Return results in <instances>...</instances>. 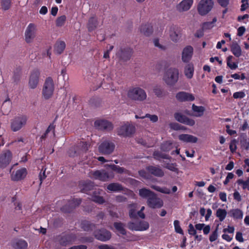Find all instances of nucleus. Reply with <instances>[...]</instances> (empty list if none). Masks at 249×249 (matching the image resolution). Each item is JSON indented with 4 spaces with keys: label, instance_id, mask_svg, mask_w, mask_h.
I'll return each instance as SVG.
<instances>
[{
    "label": "nucleus",
    "instance_id": "nucleus-6",
    "mask_svg": "<svg viewBox=\"0 0 249 249\" xmlns=\"http://www.w3.org/2000/svg\"><path fill=\"white\" fill-rule=\"evenodd\" d=\"M135 132V127L128 123L121 126L117 130V134L123 137H130Z\"/></svg>",
    "mask_w": 249,
    "mask_h": 249
},
{
    "label": "nucleus",
    "instance_id": "nucleus-48",
    "mask_svg": "<svg viewBox=\"0 0 249 249\" xmlns=\"http://www.w3.org/2000/svg\"><path fill=\"white\" fill-rule=\"evenodd\" d=\"M174 226L175 231L178 233L183 235V231L180 226L179 221L178 220H175L174 221Z\"/></svg>",
    "mask_w": 249,
    "mask_h": 249
},
{
    "label": "nucleus",
    "instance_id": "nucleus-54",
    "mask_svg": "<svg viewBox=\"0 0 249 249\" xmlns=\"http://www.w3.org/2000/svg\"><path fill=\"white\" fill-rule=\"evenodd\" d=\"M167 169L175 173H178V169L177 167V164L176 163H171L168 166Z\"/></svg>",
    "mask_w": 249,
    "mask_h": 249
},
{
    "label": "nucleus",
    "instance_id": "nucleus-40",
    "mask_svg": "<svg viewBox=\"0 0 249 249\" xmlns=\"http://www.w3.org/2000/svg\"><path fill=\"white\" fill-rule=\"evenodd\" d=\"M229 214L234 218L241 219L243 217V213L239 209H233L229 212Z\"/></svg>",
    "mask_w": 249,
    "mask_h": 249
},
{
    "label": "nucleus",
    "instance_id": "nucleus-1",
    "mask_svg": "<svg viewBox=\"0 0 249 249\" xmlns=\"http://www.w3.org/2000/svg\"><path fill=\"white\" fill-rule=\"evenodd\" d=\"M89 177L95 180L106 182L113 178L114 174L113 172H107L105 170H97L89 172Z\"/></svg>",
    "mask_w": 249,
    "mask_h": 249
},
{
    "label": "nucleus",
    "instance_id": "nucleus-41",
    "mask_svg": "<svg viewBox=\"0 0 249 249\" xmlns=\"http://www.w3.org/2000/svg\"><path fill=\"white\" fill-rule=\"evenodd\" d=\"M151 188L159 192L164 193L165 194H169L171 193V191L169 189L166 188V187H160L159 186L156 185H152L151 186Z\"/></svg>",
    "mask_w": 249,
    "mask_h": 249
},
{
    "label": "nucleus",
    "instance_id": "nucleus-14",
    "mask_svg": "<svg viewBox=\"0 0 249 249\" xmlns=\"http://www.w3.org/2000/svg\"><path fill=\"white\" fill-rule=\"evenodd\" d=\"M95 238L100 241L106 242L111 237V233L105 229H101L96 231L94 233Z\"/></svg>",
    "mask_w": 249,
    "mask_h": 249
},
{
    "label": "nucleus",
    "instance_id": "nucleus-10",
    "mask_svg": "<svg viewBox=\"0 0 249 249\" xmlns=\"http://www.w3.org/2000/svg\"><path fill=\"white\" fill-rule=\"evenodd\" d=\"M82 202L81 198H73L69 200L67 203L62 206L60 210L64 213H70L72 212L74 209L78 206Z\"/></svg>",
    "mask_w": 249,
    "mask_h": 249
},
{
    "label": "nucleus",
    "instance_id": "nucleus-60",
    "mask_svg": "<svg viewBox=\"0 0 249 249\" xmlns=\"http://www.w3.org/2000/svg\"><path fill=\"white\" fill-rule=\"evenodd\" d=\"M170 127L175 130H180V124L177 123H173L170 124Z\"/></svg>",
    "mask_w": 249,
    "mask_h": 249
},
{
    "label": "nucleus",
    "instance_id": "nucleus-52",
    "mask_svg": "<svg viewBox=\"0 0 249 249\" xmlns=\"http://www.w3.org/2000/svg\"><path fill=\"white\" fill-rule=\"evenodd\" d=\"M149 118L150 119V120L153 122L155 123L158 121V117L156 115H151L150 114H146V115L144 116H142L141 118L142 119H143L144 118Z\"/></svg>",
    "mask_w": 249,
    "mask_h": 249
},
{
    "label": "nucleus",
    "instance_id": "nucleus-23",
    "mask_svg": "<svg viewBox=\"0 0 249 249\" xmlns=\"http://www.w3.org/2000/svg\"><path fill=\"white\" fill-rule=\"evenodd\" d=\"M79 186L82 193L88 194L89 191L93 189L94 185L93 182L90 180H86L80 182Z\"/></svg>",
    "mask_w": 249,
    "mask_h": 249
},
{
    "label": "nucleus",
    "instance_id": "nucleus-37",
    "mask_svg": "<svg viewBox=\"0 0 249 249\" xmlns=\"http://www.w3.org/2000/svg\"><path fill=\"white\" fill-rule=\"evenodd\" d=\"M113 226L114 228L117 230L119 232L123 235H125L126 234V231L124 229V224L121 222H116L113 224Z\"/></svg>",
    "mask_w": 249,
    "mask_h": 249
},
{
    "label": "nucleus",
    "instance_id": "nucleus-4",
    "mask_svg": "<svg viewBox=\"0 0 249 249\" xmlns=\"http://www.w3.org/2000/svg\"><path fill=\"white\" fill-rule=\"evenodd\" d=\"M127 96L132 100L142 101L146 98L147 95L143 89L136 87L131 88L128 90Z\"/></svg>",
    "mask_w": 249,
    "mask_h": 249
},
{
    "label": "nucleus",
    "instance_id": "nucleus-5",
    "mask_svg": "<svg viewBox=\"0 0 249 249\" xmlns=\"http://www.w3.org/2000/svg\"><path fill=\"white\" fill-rule=\"evenodd\" d=\"M54 91V84L53 79L47 77L45 80L43 89L42 95L45 99H50L53 94Z\"/></svg>",
    "mask_w": 249,
    "mask_h": 249
},
{
    "label": "nucleus",
    "instance_id": "nucleus-17",
    "mask_svg": "<svg viewBox=\"0 0 249 249\" xmlns=\"http://www.w3.org/2000/svg\"><path fill=\"white\" fill-rule=\"evenodd\" d=\"M133 50L129 47L121 48L120 50L117 53L116 55L120 59L126 61L130 59Z\"/></svg>",
    "mask_w": 249,
    "mask_h": 249
},
{
    "label": "nucleus",
    "instance_id": "nucleus-30",
    "mask_svg": "<svg viewBox=\"0 0 249 249\" xmlns=\"http://www.w3.org/2000/svg\"><path fill=\"white\" fill-rule=\"evenodd\" d=\"M140 31L145 36H149L153 33V27L151 24H142L141 26Z\"/></svg>",
    "mask_w": 249,
    "mask_h": 249
},
{
    "label": "nucleus",
    "instance_id": "nucleus-24",
    "mask_svg": "<svg viewBox=\"0 0 249 249\" xmlns=\"http://www.w3.org/2000/svg\"><path fill=\"white\" fill-rule=\"evenodd\" d=\"M176 97L180 102L192 101L195 99V97L192 94L184 91L178 92L176 94Z\"/></svg>",
    "mask_w": 249,
    "mask_h": 249
},
{
    "label": "nucleus",
    "instance_id": "nucleus-22",
    "mask_svg": "<svg viewBox=\"0 0 249 249\" xmlns=\"http://www.w3.org/2000/svg\"><path fill=\"white\" fill-rule=\"evenodd\" d=\"M102 190L99 189L93 191L91 195L90 199L98 204H103L105 202L104 197L101 196Z\"/></svg>",
    "mask_w": 249,
    "mask_h": 249
},
{
    "label": "nucleus",
    "instance_id": "nucleus-11",
    "mask_svg": "<svg viewBox=\"0 0 249 249\" xmlns=\"http://www.w3.org/2000/svg\"><path fill=\"white\" fill-rule=\"evenodd\" d=\"M13 155L9 150L3 151L0 154V168H6L11 162Z\"/></svg>",
    "mask_w": 249,
    "mask_h": 249
},
{
    "label": "nucleus",
    "instance_id": "nucleus-57",
    "mask_svg": "<svg viewBox=\"0 0 249 249\" xmlns=\"http://www.w3.org/2000/svg\"><path fill=\"white\" fill-rule=\"evenodd\" d=\"M188 232L190 235H195L196 234V230L192 224H190L189 225Z\"/></svg>",
    "mask_w": 249,
    "mask_h": 249
},
{
    "label": "nucleus",
    "instance_id": "nucleus-36",
    "mask_svg": "<svg viewBox=\"0 0 249 249\" xmlns=\"http://www.w3.org/2000/svg\"><path fill=\"white\" fill-rule=\"evenodd\" d=\"M194 66L192 63L187 64L185 67V75L189 79L192 78L194 74Z\"/></svg>",
    "mask_w": 249,
    "mask_h": 249
},
{
    "label": "nucleus",
    "instance_id": "nucleus-12",
    "mask_svg": "<svg viewBox=\"0 0 249 249\" xmlns=\"http://www.w3.org/2000/svg\"><path fill=\"white\" fill-rule=\"evenodd\" d=\"M147 206L152 209L160 208L163 205V201L158 197L157 195L154 193L147 200Z\"/></svg>",
    "mask_w": 249,
    "mask_h": 249
},
{
    "label": "nucleus",
    "instance_id": "nucleus-42",
    "mask_svg": "<svg viewBox=\"0 0 249 249\" xmlns=\"http://www.w3.org/2000/svg\"><path fill=\"white\" fill-rule=\"evenodd\" d=\"M153 155L156 160H160V159H169L170 157L165 154L162 153L159 151H155L154 152Z\"/></svg>",
    "mask_w": 249,
    "mask_h": 249
},
{
    "label": "nucleus",
    "instance_id": "nucleus-49",
    "mask_svg": "<svg viewBox=\"0 0 249 249\" xmlns=\"http://www.w3.org/2000/svg\"><path fill=\"white\" fill-rule=\"evenodd\" d=\"M170 36L171 40L174 42H177L180 37L179 34L175 31H171Z\"/></svg>",
    "mask_w": 249,
    "mask_h": 249
},
{
    "label": "nucleus",
    "instance_id": "nucleus-61",
    "mask_svg": "<svg viewBox=\"0 0 249 249\" xmlns=\"http://www.w3.org/2000/svg\"><path fill=\"white\" fill-rule=\"evenodd\" d=\"M245 94L244 93V92H242V91H240V92H235L234 94H233V97L234 98H243L244 96H245Z\"/></svg>",
    "mask_w": 249,
    "mask_h": 249
},
{
    "label": "nucleus",
    "instance_id": "nucleus-31",
    "mask_svg": "<svg viewBox=\"0 0 249 249\" xmlns=\"http://www.w3.org/2000/svg\"><path fill=\"white\" fill-rule=\"evenodd\" d=\"M98 24V20L95 17H90L88 21L87 27L89 32L94 30Z\"/></svg>",
    "mask_w": 249,
    "mask_h": 249
},
{
    "label": "nucleus",
    "instance_id": "nucleus-16",
    "mask_svg": "<svg viewBox=\"0 0 249 249\" xmlns=\"http://www.w3.org/2000/svg\"><path fill=\"white\" fill-rule=\"evenodd\" d=\"M27 175V170L24 168L13 171L11 174V180L15 181H18L24 179Z\"/></svg>",
    "mask_w": 249,
    "mask_h": 249
},
{
    "label": "nucleus",
    "instance_id": "nucleus-45",
    "mask_svg": "<svg viewBox=\"0 0 249 249\" xmlns=\"http://www.w3.org/2000/svg\"><path fill=\"white\" fill-rule=\"evenodd\" d=\"M66 20V16L63 15L58 17L55 21L56 26L57 27H62L63 26Z\"/></svg>",
    "mask_w": 249,
    "mask_h": 249
},
{
    "label": "nucleus",
    "instance_id": "nucleus-53",
    "mask_svg": "<svg viewBox=\"0 0 249 249\" xmlns=\"http://www.w3.org/2000/svg\"><path fill=\"white\" fill-rule=\"evenodd\" d=\"M232 58H233V56L231 55H230L228 57V58H227V65L231 69H235L236 68H237V65L234 63H233V65H231V61L232 60Z\"/></svg>",
    "mask_w": 249,
    "mask_h": 249
},
{
    "label": "nucleus",
    "instance_id": "nucleus-13",
    "mask_svg": "<svg viewBox=\"0 0 249 249\" xmlns=\"http://www.w3.org/2000/svg\"><path fill=\"white\" fill-rule=\"evenodd\" d=\"M36 27L34 23H30L25 32V40L27 43L31 42L36 37Z\"/></svg>",
    "mask_w": 249,
    "mask_h": 249
},
{
    "label": "nucleus",
    "instance_id": "nucleus-43",
    "mask_svg": "<svg viewBox=\"0 0 249 249\" xmlns=\"http://www.w3.org/2000/svg\"><path fill=\"white\" fill-rule=\"evenodd\" d=\"M217 18L214 17L213 19V21L211 22H205L203 23V30H209L212 29L214 26V23L216 22Z\"/></svg>",
    "mask_w": 249,
    "mask_h": 249
},
{
    "label": "nucleus",
    "instance_id": "nucleus-59",
    "mask_svg": "<svg viewBox=\"0 0 249 249\" xmlns=\"http://www.w3.org/2000/svg\"><path fill=\"white\" fill-rule=\"evenodd\" d=\"M154 45L156 47H158L161 50H164L166 49V47L165 46H162L160 44L159 40L158 38L155 39L154 40Z\"/></svg>",
    "mask_w": 249,
    "mask_h": 249
},
{
    "label": "nucleus",
    "instance_id": "nucleus-33",
    "mask_svg": "<svg viewBox=\"0 0 249 249\" xmlns=\"http://www.w3.org/2000/svg\"><path fill=\"white\" fill-rule=\"evenodd\" d=\"M213 0H203V15L209 13L213 8Z\"/></svg>",
    "mask_w": 249,
    "mask_h": 249
},
{
    "label": "nucleus",
    "instance_id": "nucleus-63",
    "mask_svg": "<svg viewBox=\"0 0 249 249\" xmlns=\"http://www.w3.org/2000/svg\"><path fill=\"white\" fill-rule=\"evenodd\" d=\"M242 4L241 5V10L243 11L248 7L249 4L247 0H242Z\"/></svg>",
    "mask_w": 249,
    "mask_h": 249
},
{
    "label": "nucleus",
    "instance_id": "nucleus-29",
    "mask_svg": "<svg viewBox=\"0 0 249 249\" xmlns=\"http://www.w3.org/2000/svg\"><path fill=\"white\" fill-rule=\"evenodd\" d=\"M107 190L111 192H121L124 190L123 186L118 182L109 183L107 187Z\"/></svg>",
    "mask_w": 249,
    "mask_h": 249
},
{
    "label": "nucleus",
    "instance_id": "nucleus-32",
    "mask_svg": "<svg viewBox=\"0 0 249 249\" xmlns=\"http://www.w3.org/2000/svg\"><path fill=\"white\" fill-rule=\"evenodd\" d=\"M66 47V44L63 41H57L54 48V51L55 53L60 54L62 53Z\"/></svg>",
    "mask_w": 249,
    "mask_h": 249
},
{
    "label": "nucleus",
    "instance_id": "nucleus-18",
    "mask_svg": "<svg viewBox=\"0 0 249 249\" xmlns=\"http://www.w3.org/2000/svg\"><path fill=\"white\" fill-rule=\"evenodd\" d=\"M193 48L191 46H187L182 50L181 59L184 63L189 62L193 54Z\"/></svg>",
    "mask_w": 249,
    "mask_h": 249
},
{
    "label": "nucleus",
    "instance_id": "nucleus-47",
    "mask_svg": "<svg viewBox=\"0 0 249 249\" xmlns=\"http://www.w3.org/2000/svg\"><path fill=\"white\" fill-rule=\"evenodd\" d=\"M11 5V0H1V6L3 10L6 11L8 10Z\"/></svg>",
    "mask_w": 249,
    "mask_h": 249
},
{
    "label": "nucleus",
    "instance_id": "nucleus-21",
    "mask_svg": "<svg viewBox=\"0 0 249 249\" xmlns=\"http://www.w3.org/2000/svg\"><path fill=\"white\" fill-rule=\"evenodd\" d=\"M76 238V235L74 233L66 234L62 236L60 240V244L62 246H66L71 244Z\"/></svg>",
    "mask_w": 249,
    "mask_h": 249
},
{
    "label": "nucleus",
    "instance_id": "nucleus-50",
    "mask_svg": "<svg viewBox=\"0 0 249 249\" xmlns=\"http://www.w3.org/2000/svg\"><path fill=\"white\" fill-rule=\"evenodd\" d=\"M130 206L133 207L134 208H131L129 212V215L131 218L135 219L137 218V213L135 209V204H132L130 205Z\"/></svg>",
    "mask_w": 249,
    "mask_h": 249
},
{
    "label": "nucleus",
    "instance_id": "nucleus-9",
    "mask_svg": "<svg viewBox=\"0 0 249 249\" xmlns=\"http://www.w3.org/2000/svg\"><path fill=\"white\" fill-rule=\"evenodd\" d=\"M115 147L114 143L109 140L103 141L99 146V152L104 155L111 154Z\"/></svg>",
    "mask_w": 249,
    "mask_h": 249
},
{
    "label": "nucleus",
    "instance_id": "nucleus-19",
    "mask_svg": "<svg viewBox=\"0 0 249 249\" xmlns=\"http://www.w3.org/2000/svg\"><path fill=\"white\" fill-rule=\"evenodd\" d=\"M174 117L177 121L189 126H193L195 124L194 120L188 118L180 113H175Z\"/></svg>",
    "mask_w": 249,
    "mask_h": 249
},
{
    "label": "nucleus",
    "instance_id": "nucleus-64",
    "mask_svg": "<svg viewBox=\"0 0 249 249\" xmlns=\"http://www.w3.org/2000/svg\"><path fill=\"white\" fill-rule=\"evenodd\" d=\"M87 246L84 245H80L77 246H73L68 249H87Z\"/></svg>",
    "mask_w": 249,
    "mask_h": 249
},
{
    "label": "nucleus",
    "instance_id": "nucleus-56",
    "mask_svg": "<svg viewBox=\"0 0 249 249\" xmlns=\"http://www.w3.org/2000/svg\"><path fill=\"white\" fill-rule=\"evenodd\" d=\"M192 109L195 112L202 113V106L198 107L193 104L192 106Z\"/></svg>",
    "mask_w": 249,
    "mask_h": 249
},
{
    "label": "nucleus",
    "instance_id": "nucleus-2",
    "mask_svg": "<svg viewBox=\"0 0 249 249\" xmlns=\"http://www.w3.org/2000/svg\"><path fill=\"white\" fill-rule=\"evenodd\" d=\"M179 71L178 69L170 68L165 72L163 80L169 86H174L178 81Z\"/></svg>",
    "mask_w": 249,
    "mask_h": 249
},
{
    "label": "nucleus",
    "instance_id": "nucleus-27",
    "mask_svg": "<svg viewBox=\"0 0 249 249\" xmlns=\"http://www.w3.org/2000/svg\"><path fill=\"white\" fill-rule=\"evenodd\" d=\"M81 228L84 231H90L96 228V225L88 220H83L81 223Z\"/></svg>",
    "mask_w": 249,
    "mask_h": 249
},
{
    "label": "nucleus",
    "instance_id": "nucleus-34",
    "mask_svg": "<svg viewBox=\"0 0 249 249\" xmlns=\"http://www.w3.org/2000/svg\"><path fill=\"white\" fill-rule=\"evenodd\" d=\"M154 193V192L145 188L140 189L139 190V196L143 198H146L147 199L148 198H149Z\"/></svg>",
    "mask_w": 249,
    "mask_h": 249
},
{
    "label": "nucleus",
    "instance_id": "nucleus-58",
    "mask_svg": "<svg viewBox=\"0 0 249 249\" xmlns=\"http://www.w3.org/2000/svg\"><path fill=\"white\" fill-rule=\"evenodd\" d=\"M116 201L118 202H125L127 200L126 197L122 195H118L116 196Z\"/></svg>",
    "mask_w": 249,
    "mask_h": 249
},
{
    "label": "nucleus",
    "instance_id": "nucleus-25",
    "mask_svg": "<svg viewBox=\"0 0 249 249\" xmlns=\"http://www.w3.org/2000/svg\"><path fill=\"white\" fill-rule=\"evenodd\" d=\"M146 170L151 174L157 177H162L164 175L163 170L158 166L149 165L146 167Z\"/></svg>",
    "mask_w": 249,
    "mask_h": 249
},
{
    "label": "nucleus",
    "instance_id": "nucleus-20",
    "mask_svg": "<svg viewBox=\"0 0 249 249\" xmlns=\"http://www.w3.org/2000/svg\"><path fill=\"white\" fill-rule=\"evenodd\" d=\"M193 0H183L176 6L177 10L179 12L189 10L193 3Z\"/></svg>",
    "mask_w": 249,
    "mask_h": 249
},
{
    "label": "nucleus",
    "instance_id": "nucleus-62",
    "mask_svg": "<svg viewBox=\"0 0 249 249\" xmlns=\"http://www.w3.org/2000/svg\"><path fill=\"white\" fill-rule=\"evenodd\" d=\"M236 141L235 140H232L230 144V148L231 152H234L236 149Z\"/></svg>",
    "mask_w": 249,
    "mask_h": 249
},
{
    "label": "nucleus",
    "instance_id": "nucleus-35",
    "mask_svg": "<svg viewBox=\"0 0 249 249\" xmlns=\"http://www.w3.org/2000/svg\"><path fill=\"white\" fill-rule=\"evenodd\" d=\"M231 51L236 57H239L241 55V49L235 41L232 42L231 45Z\"/></svg>",
    "mask_w": 249,
    "mask_h": 249
},
{
    "label": "nucleus",
    "instance_id": "nucleus-38",
    "mask_svg": "<svg viewBox=\"0 0 249 249\" xmlns=\"http://www.w3.org/2000/svg\"><path fill=\"white\" fill-rule=\"evenodd\" d=\"M153 91L158 97H162L168 94V92L167 91L164 90L163 89L158 86H156L154 88Z\"/></svg>",
    "mask_w": 249,
    "mask_h": 249
},
{
    "label": "nucleus",
    "instance_id": "nucleus-26",
    "mask_svg": "<svg viewBox=\"0 0 249 249\" xmlns=\"http://www.w3.org/2000/svg\"><path fill=\"white\" fill-rule=\"evenodd\" d=\"M180 141L186 142L196 143L197 141V138L191 135L183 134L178 136Z\"/></svg>",
    "mask_w": 249,
    "mask_h": 249
},
{
    "label": "nucleus",
    "instance_id": "nucleus-51",
    "mask_svg": "<svg viewBox=\"0 0 249 249\" xmlns=\"http://www.w3.org/2000/svg\"><path fill=\"white\" fill-rule=\"evenodd\" d=\"M89 145L86 142H80L77 145L78 147H81V150L83 151H87L88 150Z\"/></svg>",
    "mask_w": 249,
    "mask_h": 249
},
{
    "label": "nucleus",
    "instance_id": "nucleus-44",
    "mask_svg": "<svg viewBox=\"0 0 249 249\" xmlns=\"http://www.w3.org/2000/svg\"><path fill=\"white\" fill-rule=\"evenodd\" d=\"M227 215V212L224 209H218L216 212V216L219 218L220 221H222Z\"/></svg>",
    "mask_w": 249,
    "mask_h": 249
},
{
    "label": "nucleus",
    "instance_id": "nucleus-46",
    "mask_svg": "<svg viewBox=\"0 0 249 249\" xmlns=\"http://www.w3.org/2000/svg\"><path fill=\"white\" fill-rule=\"evenodd\" d=\"M108 166L113 171L116 172L119 174H122L124 173V169L123 167H120L118 165H116L115 164H110L108 165Z\"/></svg>",
    "mask_w": 249,
    "mask_h": 249
},
{
    "label": "nucleus",
    "instance_id": "nucleus-39",
    "mask_svg": "<svg viewBox=\"0 0 249 249\" xmlns=\"http://www.w3.org/2000/svg\"><path fill=\"white\" fill-rule=\"evenodd\" d=\"M27 243L23 240H18L14 245V247L16 249H26L27 247Z\"/></svg>",
    "mask_w": 249,
    "mask_h": 249
},
{
    "label": "nucleus",
    "instance_id": "nucleus-15",
    "mask_svg": "<svg viewBox=\"0 0 249 249\" xmlns=\"http://www.w3.org/2000/svg\"><path fill=\"white\" fill-rule=\"evenodd\" d=\"M40 75V71L38 69H35L32 71L29 80V86L31 89H35L37 87Z\"/></svg>",
    "mask_w": 249,
    "mask_h": 249
},
{
    "label": "nucleus",
    "instance_id": "nucleus-55",
    "mask_svg": "<svg viewBox=\"0 0 249 249\" xmlns=\"http://www.w3.org/2000/svg\"><path fill=\"white\" fill-rule=\"evenodd\" d=\"M241 144L245 149L249 148V142L245 138H243L240 141Z\"/></svg>",
    "mask_w": 249,
    "mask_h": 249
},
{
    "label": "nucleus",
    "instance_id": "nucleus-28",
    "mask_svg": "<svg viewBox=\"0 0 249 249\" xmlns=\"http://www.w3.org/2000/svg\"><path fill=\"white\" fill-rule=\"evenodd\" d=\"M176 144L171 141L163 142L160 146L161 151L168 152L174 148H176Z\"/></svg>",
    "mask_w": 249,
    "mask_h": 249
},
{
    "label": "nucleus",
    "instance_id": "nucleus-8",
    "mask_svg": "<svg viewBox=\"0 0 249 249\" xmlns=\"http://www.w3.org/2000/svg\"><path fill=\"white\" fill-rule=\"evenodd\" d=\"M128 228L131 231H144L149 229V223L145 221L129 222L127 223Z\"/></svg>",
    "mask_w": 249,
    "mask_h": 249
},
{
    "label": "nucleus",
    "instance_id": "nucleus-7",
    "mask_svg": "<svg viewBox=\"0 0 249 249\" xmlns=\"http://www.w3.org/2000/svg\"><path fill=\"white\" fill-rule=\"evenodd\" d=\"M94 126L96 129L105 132H109L113 129V124L105 119L97 120L94 122Z\"/></svg>",
    "mask_w": 249,
    "mask_h": 249
},
{
    "label": "nucleus",
    "instance_id": "nucleus-3",
    "mask_svg": "<svg viewBox=\"0 0 249 249\" xmlns=\"http://www.w3.org/2000/svg\"><path fill=\"white\" fill-rule=\"evenodd\" d=\"M28 118L25 115H18L11 121V128L14 132H16L25 126Z\"/></svg>",
    "mask_w": 249,
    "mask_h": 249
}]
</instances>
